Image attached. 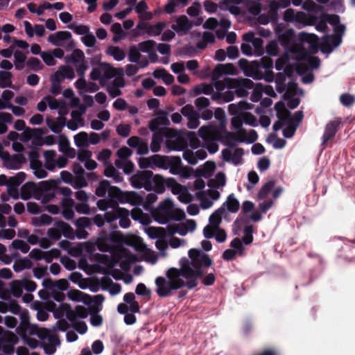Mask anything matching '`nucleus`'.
I'll return each mask as SVG.
<instances>
[{
  "label": "nucleus",
  "instance_id": "30",
  "mask_svg": "<svg viewBox=\"0 0 355 355\" xmlns=\"http://www.w3.org/2000/svg\"><path fill=\"white\" fill-rule=\"evenodd\" d=\"M38 326L36 324H31L28 319H26L24 317L22 318L20 329L21 331L29 334V335H36L38 330Z\"/></svg>",
  "mask_w": 355,
  "mask_h": 355
},
{
  "label": "nucleus",
  "instance_id": "27",
  "mask_svg": "<svg viewBox=\"0 0 355 355\" xmlns=\"http://www.w3.org/2000/svg\"><path fill=\"white\" fill-rule=\"evenodd\" d=\"M275 185V180H270L264 184L260 189L257 197L259 200H263L267 198L269 193L272 191Z\"/></svg>",
  "mask_w": 355,
  "mask_h": 355
},
{
  "label": "nucleus",
  "instance_id": "58",
  "mask_svg": "<svg viewBox=\"0 0 355 355\" xmlns=\"http://www.w3.org/2000/svg\"><path fill=\"white\" fill-rule=\"evenodd\" d=\"M340 101L343 105L349 107L355 103V97L349 93H345L340 95Z\"/></svg>",
  "mask_w": 355,
  "mask_h": 355
},
{
  "label": "nucleus",
  "instance_id": "6",
  "mask_svg": "<svg viewBox=\"0 0 355 355\" xmlns=\"http://www.w3.org/2000/svg\"><path fill=\"white\" fill-rule=\"evenodd\" d=\"M189 257L191 259V267L193 268H208L213 264V260L207 254L196 248L189 251Z\"/></svg>",
  "mask_w": 355,
  "mask_h": 355
},
{
  "label": "nucleus",
  "instance_id": "32",
  "mask_svg": "<svg viewBox=\"0 0 355 355\" xmlns=\"http://www.w3.org/2000/svg\"><path fill=\"white\" fill-rule=\"evenodd\" d=\"M119 211H121L119 218V225L122 228H128L130 227L131 222L129 218V211L125 208L119 207Z\"/></svg>",
  "mask_w": 355,
  "mask_h": 355
},
{
  "label": "nucleus",
  "instance_id": "23",
  "mask_svg": "<svg viewBox=\"0 0 355 355\" xmlns=\"http://www.w3.org/2000/svg\"><path fill=\"white\" fill-rule=\"evenodd\" d=\"M152 164L163 169L168 168V157L161 155H154L150 157Z\"/></svg>",
  "mask_w": 355,
  "mask_h": 355
},
{
  "label": "nucleus",
  "instance_id": "24",
  "mask_svg": "<svg viewBox=\"0 0 355 355\" xmlns=\"http://www.w3.org/2000/svg\"><path fill=\"white\" fill-rule=\"evenodd\" d=\"M33 266L32 261L27 257L17 259L13 264V270L19 272L24 269H30Z\"/></svg>",
  "mask_w": 355,
  "mask_h": 355
},
{
  "label": "nucleus",
  "instance_id": "37",
  "mask_svg": "<svg viewBox=\"0 0 355 355\" xmlns=\"http://www.w3.org/2000/svg\"><path fill=\"white\" fill-rule=\"evenodd\" d=\"M15 67L17 70H22L24 67V62L26 59V55L19 50L14 52Z\"/></svg>",
  "mask_w": 355,
  "mask_h": 355
},
{
  "label": "nucleus",
  "instance_id": "35",
  "mask_svg": "<svg viewBox=\"0 0 355 355\" xmlns=\"http://www.w3.org/2000/svg\"><path fill=\"white\" fill-rule=\"evenodd\" d=\"M55 187L54 180L42 181L37 184V193L43 194V193L51 192Z\"/></svg>",
  "mask_w": 355,
  "mask_h": 355
},
{
  "label": "nucleus",
  "instance_id": "64",
  "mask_svg": "<svg viewBox=\"0 0 355 355\" xmlns=\"http://www.w3.org/2000/svg\"><path fill=\"white\" fill-rule=\"evenodd\" d=\"M116 130L119 135L123 137H127L130 133L131 126L129 124H119L116 127Z\"/></svg>",
  "mask_w": 355,
  "mask_h": 355
},
{
  "label": "nucleus",
  "instance_id": "22",
  "mask_svg": "<svg viewBox=\"0 0 355 355\" xmlns=\"http://www.w3.org/2000/svg\"><path fill=\"white\" fill-rule=\"evenodd\" d=\"M65 313L66 318L71 322L74 319L73 310L69 304L61 303L58 311L54 314L55 318H58Z\"/></svg>",
  "mask_w": 355,
  "mask_h": 355
},
{
  "label": "nucleus",
  "instance_id": "2",
  "mask_svg": "<svg viewBox=\"0 0 355 355\" xmlns=\"http://www.w3.org/2000/svg\"><path fill=\"white\" fill-rule=\"evenodd\" d=\"M273 61L268 56H263L261 58L260 61L254 60L249 62L245 58H241L239 60V66L244 71L245 73L255 80H261L263 78V74L260 70L261 68L265 69H270L272 67Z\"/></svg>",
  "mask_w": 355,
  "mask_h": 355
},
{
  "label": "nucleus",
  "instance_id": "26",
  "mask_svg": "<svg viewBox=\"0 0 355 355\" xmlns=\"http://www.w3.org/2000/svg\"><path fill=\"white\" fill-rule=\"evenodd\" d=\"M226 183V177L224 173L219 172L218 173L215 178L210 179L208 181L207 185L211 188L218 189L220 187H223Z\"/></svg>",
  "mask_w": 355,
  "mask_h": 355
},
{
  "label": "nucleus",
  "instance_id": "62",
  "mask_svg": "<svg viewBox=\"0 0 355 355\" xmlns=\"http://www.w3.org/2000/svg\"><path fill=\"white\" fill-rule=\"evenodd\" d=\"M41 57L44 63L48 66H53L56 61L51 51H44L41 53Z\"/></svg>",
  "mask_w": 355,
  "mask_h": 355
},
{
  "label": "nucleus",
  "instance_id": "20",
  "mask_svg": "<svg viewBox=\"0 0 355 355\" xmlns=\"http://www.w3.org/2000/svg\"><path fill=\"white\" fill-rule=\"evenodd\" d=\"M216 169V164L213 162H206L202 168H198L196 170V175L204 177L205 178H210Z\"/></svg>",
  "mask_w": 355,
  "mask_h": 355
},
{
  "label": "nucleus",
  "instance_id": "42",
  "mask_svg": "<svg viewBox=\"0 0 355 355\" xmlns=\"http://www.w3.org/2000/svg\"><path fill=\"white\" fill-rule=\"evenodd\" d=\"M74 142L78 147L88 146V134L86 132H80L74 136Z\"/></svg>",
  "mask_w": 355,
  "mask_h": 355
},
{
  "label": "nucleus",
  "instance_id": "41",
  "mask_svg": "<svg viewBox=\"0 0 355 355\" xmlns=\"http://www.w3.org/2000/svg\"><path fill=\"white\" fill-rule=\"evenodd\" d=\"M102 69L103 77L108 80L116 75V69L113 68L110 64L102 62L100 64Z\"/></svg>",
  "mask_w": 355,
  "mask_h": 355
},
{
  "label": "nucleus",
  "instance_id": "44",
  "mask_svg": "<svg viewBox=\"0 0 355 355\" xmlns=\"http://www.w3.org/2000/svg\"><path fill=\"white\" fill-rule=\"evenodd\" d=\"M275 109L277 111V116L278 119H283V117H289L290 113L286 110L285 105L282 101H279L276 103L275 105Z\"/></svg>",
  "mask_w": 355,
  "mask_h": 355
},
{
  "label": "nucleus",
  "instance_id": "54",
  "mask_svg": "<svg viewBox=\"0 0 355 355\" xmlns=\"http://www.w3.org/2000/svg\"><path fill=\"white\" fill-rule=\"evenodd\" d=\"M12 246L14 249L19 250L23 253H27L30 250V246L23 240L16 239L12 242Z\"/></svg>",
  "mask_w": 355,
  "mask_h": 355
},
{
  "label": "nucleus",
  "instance_id": "59",
  "mask_svg": "<svg viewBox=\"0 0 355 355\" xmlns=\"http://www.w3.org/2000/svg\"><path fill=\"white\" fill-rule=\"evenodd\" d=\"M23 288L24 286L22 282L19 281H14L11 284L10 289L12 294L16 297H19L21 295Z\"/></svg>",
  "mask_w": 355,
  "mask_h": 355
},
{
  "label": "nucleus",
  "instance_id": "51",
  "mask_svg": "<svg viewBox=\"0 0 355 355\" xmlns=\"http://www.w3.org/2000/svg\"><path fill=\"white\" fill-rule=\"evenodd\" d=\"M244 236L242 238L243 242L245 245L251 244L253 241V226L252 225H246L243 230Z\"/></svg>",
  "mask_w": 355,
  "mask_h": 355
},
{
  "label": "nucleus",
  "instance_id": "57",
  "mask_svg": "<svg viewBox=\"0 0 355 355\" xmlns=\"http://www.w3.org/2000/svg\"><path fill=\"white\" fill-rule=\"evenodd\" d=\"M244 154V150L241 148H237L234 150L232 153V159H231V162H232L235 166L239 165L242 164L243 155Z\"/></svg>",
  "mask_w": 355,
  "mask_h": 355
},
{
  "label": "nucleus",
  "instance_id": "34",
  "mask_svg": "<svg viewBox=\"0 0 355 355\" xmlns=\"http://www.w3.org/2000/svg\"><path fill=\"white\" fill-rule=\"evenodd\" d=\"M53 221V218L48 214H43L40 217L33 218L32 219V224L36 227L42 225H49Z\"/></svg>",
  "mask_w": 355,
  "mask_h": 355
},
{
  "label": "nucleus",
  "instance_id": "31",
  "mask_svg": "<svg viewBox=\"0 0 355 355\" xmlns=\"http://www.w3.org/2000/svg\"><path fill=\"white\" fill-rule=\"evenodd\" d=\"M12 74L9 71H0V87H13L11 78Z\"/></svg>",
  "mask_w": 355,
  "mask_h": 355
},
{
  "label": "nucleus",
  "instance_id": "19",
  "mask_svg": "<svg viewBox=\"0 0 355 355\" xmlns=\"http://www.w3.org/2000/svg\"><path fill=\"white\" fill-rule=\"evenodd\" d=\"M26 162L25 156L21 153L14 154L10 156L6 167L9 169H19L22 164Z\"/></svg>",
  "mask_w": 355,
  "mask_h": 355
},
{
  "label": "nucleus",
  "instance_id": "46",
  "mask_svg": "<svg viewBox=\"0 0 355 355\" xmlns=\"http://www.w3.org/2000/svg\"><path fill=\"white\" fill-rule=\"evenodd\" d=\"M26 177V175L24 172H19L15 176L9 178L8 185L17 187L25 180Z\"/></svg>",
  "mask_w": 355,
  "mask_h": 355
},
{
  "label": "nucleus",
  "instance_id": "21",
  "mask_svg": "<svg viewBox=\"0 0 355 355\" xmlns=\"http://www.w3.org/2000/svg\"><path fill=\"white\" fill-rule=\"evenodd\" d=\"M226 211L223 206L216 209L209 218V222L210 225L213 226L214 228L219 227V225L222 221V216L225 214Z\"/></svg>",
  "mask_w": 355,
  "mask_h": 355
},
{
  "label": "nucleus",
  "instance_id": "48",
  "mask_svg": "<svg viewBox=\"0 0 355 355\" xmlns=\"http://www.w3.org/2000/svg\"><path fill=\"white\" fill-rule=\"evenodd\" d=\"M89 312L87 308L82 305H77L73 310L74 319L71 322H75L77 318L85 319L88 316Z\"/></svg>",
  "mask_w": 355,
  "mask_h": 355
},
{
  "label": "nucleus",
  "instance_id": "12",
  "mask_svg": "<svg viewBox=\"0 0 355 355\" xmlns=\"http://www.w3.org/2000/svg\"><path fill=\"white\" fill-rule=\"evenodd\" d=\"M193 27V24L189 20L186 15H181L176 19V24H172L171 28L177 33L189 31Z\"/></svg>",
  "mask_w": 355,
  "mask_h": 355
},
{
  "label": "nucleus",
  "instance_id": "36",
  "mask_svg": "<svg viewBox=\"0 0 355 355\" xmlns=\"http://www.w3.org/2000/svg\"><path fill=\"white\" fill-rule=\"evenodd\" d=\"M107 54L112 55L115 60L121 61L125 57L124 51L118 46H110L107 50Z\"/></svg>",
  "mask_w": 355,
  "mask_h": 355
},
{
  "label": "nucleus",
  "instance_id": "11",
  "mask_svg": "<svg viewBox=\"0 0 355 355\" xmlns=\"http://www.w3.org/2000/svg\"><path fill=\"white\" fill-rule=\"evenodd\" d=\"M236 72V69L232 63L218 64L213 70L212 80L218 79L223 74L234 75Z\"/></svg>",
  "mask_w": 355,
  "mask_h": 355
},
{
  "label": "nucleus",
  "instance_id": "18",
  "mask_svg": "<svg viewBox=\"0 0 355 355\" xmlns=\"http://www.w3.org/2000/svg\"><path fill=\"white\" fill-rule=\"evenodd\" d=\"M72 171L77 179V184L80 187H84L87 185L85 178V170L79 163H74L72 166Z\"/></svg>",
  "mask_w": 355,
  "mask_h": 355
},
{
  "label": "nucleus",
  "instance_id": "29",
  "mask_svg": "<svg viewBox=\"0 0 355 355\" xmlns=\"http://www.w3.org/2000/svg\"><path fill=\"white\" fill-rule=\"evenodd\" d=\"M182 165V161L180 157L173 156L168 157V168L170 169V173L174 175H176L179 173L180 167Z\"/></svg>",
  "mask_w": 355,
  "mask_h": 355
},
{
  "label": "nucleus",
  "instance_id": "10",
  "mask_svg": "<svg viewBox=\"0 0 355 355\" xmlns=\"http://www.w3.org/2000/svg\"><path fill=\"white\" fill-rule=\"evenodd\" d=\"M342 123L341 118H336L333 121H330L325 126L324 132L322 135V146L323 148H325L327 142L333 139L338 131L340 124Z\"/></svg>",
  "mask_w": 355,
  "mask_h": 355
},
{
  "label": "nucleus",
  "instance_id": "40",
  "mask_svg": "<svg viewBox=\"0 0 355 355\" xmlns=\"http://www.w3.org/2000/svg\"><path fill=\"white\" fill-rule=\"evenodd\" d=\"M111 187L110 181L107 180H101L97 188L96 189L95 193L98 197H104Z\"/></svg>",
  "mask_w": 355,
  "mask_h": 355
},
{
  "label": "nucleus",
  "instance_id": "16",
  "mask_svg": "<svg viewBox=\"0 0 355 355\" xmlns=\"http://www.w3.org/2000/svg\"><path fill=\"white\" fill-rule=\"evenodd\" d=\"M33 193H37V184L33 182H28L21 187L20 197L22 200H28Z\"/></svg>",
  "mask_w": 355,
  "mask_h": 355
},
{
  "label": "nucleus",
  "instance_id": "50",
  "mask_svg": "<svg viewBox=\"0 0 355 355\" xmlns=\"http://www.w3.org/2000/svg\"><path fill=\"white\" fill-rule=\"evenodd\" d=\"M243 121L242 119L241 115L235 116L232 119L231 124L232 126L236 129L239 130V132L238 134L243 133V135H246V130L245 129L242 128Z\"/></svg>",
  "mask_w": 355,
  "mask_h": 355
},
{
  "label": "nucleus",
  "instance_id": "15",
  "mask_svg": "<svg viewBox=\"0 0 355 355\" xmlns=\"http://www.w3.org/2000/svg\"><path fill=\"white\" fill-rule=\"evenodd\" d=\"M71 38V33L66 31H58L55 34H51L48 37V41L52 44L59 46H61L60 42Z\"/></svg>",
  "mask_w": 355,
  "mask_h": 355
},
{
  "label": "nucleus",
  "instance_id": "55",
  "mask_svg": "<svg viewBox=\"0 0 355 355\" xmlns=\"http://www.w3.org/2000/svg\"><path fill=\"white\" fill-rule=\"evenodd\" d=\"M74 225L77 228H90L92 225V220L87 217H80L76 220Z\"/></svg>",
  "mask_w": 355,
  "mask_h": 355
},
{
  "label": "nucleus",
  "instance_id": "8",
  "mask_svg": "<svg viewBox=\"0 0 355 355\" xmlns=\"http://www.w3.org/2000/svg\"><path fill=\"white\" fill-rule=\"evenodd\" d=\"M225 139L227 141V146L229 147L235 146V144H232L234 141H239V142H248L249 144H252L255 142L258 139V135L254 130H250L246 135L236 134L234 132L225 131Z\"/></svg>",
  "mask_w": 355,
  "mask_h": 355
},
{
  "label": "nucleus",
  "instance_id": "33",
  "mask_svg": "<svg viewBox=\"0 0 355 355\" xmlns=\"http://www.w3.org/2000/svg\"><path fill=\"white\" fill-rule=\"evenodd\" d=\"M193 92L196 96L204 94L206 95H211L214 92V88L211 85L202 83L196 85L193 89Z\"/></svg>",
  "mask_w": 355,
  "mask_h": 355
},
{
  "label": "nucleus",
  "instance_id": "14",
  "mask_svg": "<svg viewBox=\"0 0 355 355\" xmlns=\"http://www.w3.org/2000/svg\"><path fill=\"white\" fill-rule=\"evenodd\" d=\"M164 137H167L164 128H161L159 131L153 133L150 144V150L152 152L157 153L160 150L161 144Z\"/></svg>",
  "mask_w": 355,
  "mask_h": 355
},
{
  "label": "nucleus",
  "instance_id": "4",
  "mask_svg": "<svg viewBox=\"0 0 355 355\" xmlns=\"http://www.w3.org/2000/svg\"><path fill=\"white\" fill-rule=\"evenodd\" d=\"M131 185L136 189L144 188L148 191H152V180L153 173L151 171L144 170L137 171L130 179Z\"/></svg>",
  "mask_w": 355,
  "mask_h": 355
},
{
  "label": "nucleus",
  "instance_id": "13",
  "mask_svg": "<svg viewBox=\"0 0 355 355\" xmlns=\"http://www.w3.org/2000/svg\"><path fill=\"white\" fill-rule=\"evenodd\" d=\"M54 225L60 230L61 235L62 234L64 237L71 240L75 239V232L67 223L58 220L55 222Z\"/></svg>",
  "mask_w": 355,
  "mask_h": 355
},
{
  "label": "nucleus",
  "instance_id": "39",
  "mask_svg": "<svg viewBox=\"0 0 355 355\" xmlns=\"http://www.w3.org/2000/svg\"><path fill=\"white\" fill-rule=\"evenodd\" d=\"M69 297L73 301L83 300L85 304H89L92 301V298L89 295L85 294L78 290H76L73 293L69 294Z\"/></svg>",
  "mask_w": 355,
  "mask_h": 355
},
{
  "label": "nucleus",
  "instance_id": "5",
  "mask_svg": "<svg viewBox=\"0 0 355 355\" xmlns=\"http://www.w3.org/2000/svg\"><path fill=\"white\" fill-rule=\"evenodd\" d=\"M184 275H187V288L189 290L195 288L198 286V279L203 278L205 272L202 268H193L191 267L189 260L187 258H182Z\"/></svg>",
  "mask_w": 355,
  "mask_h": 355
},
{
  "label": "nucleus",
  "instance_id": "43",
  "mask_svg": "<svg viewBox=\"0 0 355 355\" xmlns=\"http://www.w3.org/2000/svg\"><path fill=\"white\" fill-rule=\"evenodd\" d=\"M85 59V55L82 50L76 49L73 50L71 55L70 56L66 57V62H71L73 63H76L78 62H82Z\"/></svg>",
  "mask_w": 355,
  "mask_h": 355
},
{
  "label": "nucleus",
  "instance_id": "3",
  "mask_svg": "<svg viewBox=\"0 0 355 355\" xmlns=\"http://www.w3.org/2000/svg\"><path fill=\"white\" fill-rule=\"evenodd\" d=\"M172 189V192L175 194H178L180 192L181 185L179 184L175 178H169L165 179L161 175H154L153 180H152V191H154L157 193H163L165 191V187Z\"/></svg>",
  "mask_w": 355,
  "mask_h": 355
},
{
  "label": "nucleus",
  "instance_id": "52",
  "mask_svg": "<svg viewBox=\"0 0 355 355\" xmlns=\"http://www.w3.org/2000/svg\"><path fill=\"white\" fill-rule=\"evenodd\" d=\"M58 71L64 79L67 78L71 80L75 77L73 69L69 66L62 65L59 67Z\"/></svg>",
  "mask_w": 355,
  "mask_h": 355
},
{
  "label": "nucleus",
  "instance_id": "1",
  "mask_svg": "<svg viewBox=\"0 0 355 355\" xmlns=\"http://www.w3.org/2000/svg\"><path fill=\"white\" fill-rule=\"evenodd\" d=\"M180 268H170L166 272V278L159 276L155 279L156 293L160 297H166L171 295L172 291L187 287V275L182 259L180 261Z\"/></svg>",
  "mask_w": 355,
  "mask_h": 355
},
{
  "label": "nucleus",
  "instance_id": "53",
  "mask_svg": "<svg viewBox=\"0 0 355 355\" xmlns=\"http://www.w3.org/2000/svg\"><path fill=\"white\" fill-rule=\"evenodd\" d=\"M26 65L35 71H40L44 67L41 61L37 58L35 57L30 58L26 62Z\"/></svg>",
  "mask_w": 355,
  "mask_h": 355
},
{
  "label": "nucleus",
  "instance_id": "45",
  "mask_svg": "<svg viewBox=\"0 0 355 355\" xmlns=\"http://www.w3.org/2000/svg\"><path fill=\"white\" fill-rule=\"evenodd\" d=\"M139 47L135 45H132L129 48L128 60L131 62H138L141 59V55L140 53Z\"/></svg>",
  "mask_w": 355,
  "mask_h": 355
},
{
  "label": "nucleus",
  "instance_id": "9",
  "mask_svg": "<svg viewBox=\"0 0 355 355\" xmlns=\"http://www.w3.org/2000/svg\"><path fill=\"white\" fill-rule=\"evenodd\" d=\"M117 241L116 234L114 232L107 233L103 230L96 239V245L98 250L103 252H111L112 250V243Z\"/></svg>",
  "mask_w": 355,
  "mask_h": 355
},
{
  "label": "nucleus",
  "instance_id": "63",
  "mask_svg": "<svg viewBox=\"0 0 355 355\" xmlns=\"http://www.w3.org/2000/svg\"><path fill=\"white\" fill-rule=\"evenodd\" d=\"M319 49V44L310 45L308 49L302 48L300 50V56L311 55V54L316 53Z\"/></svg>",
  "mask_w": 355,
  "mask_h": 355
},
{
  "label": "nucleus",
  "instance_id": "49",
  "mask_svg": "<svg viewBox=\"0 0 355 355\" xmlns=\"http://www.w3.org/2000/svg\"><path fill=\"white\" fill-rule=\"evenodd\" d=\"M155 45L156 42L154 40H148L146 41L139 42L138 44V47L140 51L148 53L149 52L153 50Z\"/></svg>",
  "mask_w": 355,
  "mask_h": 355
},
{
  "label": "nucleus",
  "instance_id": "38",
  "mask_svg": "<svg viewBox=\"0 0 355 355\" xmlns=\"http://www.w3.org/2000/svg\"><path fill=\"white\" fill-rule=\"evenodd\" d=\"M166 24L164 21H159L155 25H150L148 28V35L149 36H157L159 35Z\"/></svg>",
  "mask_w": 355,
  "mask_h": 355
},
{
  "label": "nucleus",
  "instance_id": "28",
  "mask_svg": "<svg viewBox=\"0 0 355 355\" xmlns=\"http://www.w3.org/2000/svg\"><path fill=\"white\" fill-rule=\"evenodd\" d=\"M228 81L230 83V85H229L230 87H236L241 85L247 89H252L254 87L253 81L248 78H234V80H228Z\"/></svg>",
  "mask_w": 355,
  "mask_h": 355
},
{
  "label": "nucleus",
  "instance_id": "61",
  "mask_svg": "<svg viewBox=\"0 0 355 355\" xmlns=\"http://www.w3.org/2000/svg\"><path fill=\"white\" fill-rule=\"evenodd\" d=\"M44 259L48 263H51L53 259L60 257L61 254L60 251L57 248H53L48 252H44Z\"/></svg>",
  "mask_w": 355,
  "mask_h": 355
},
{
  "label": "nucleus",
  "instance_id": "25",
  "mask_svg": "<svg viewBox=\"0 0 355 355\" xmlns=\"http://www.w3.org/2000/svg\"><path fill=\"white\" fill-rule=\"evenodd\" d=\"M227 207L228 211L231 213H236L239 208L240 204L239 200L235 198L234 193L230 194L226 200V202L223 204V206Z\"/></svg>",
  "mask_w": 355,
  "mask_h": 355
},
{
  "label": "nucleus",
  "instance_id": "56",
  "mask_svg": "<svg viewBox=\"0 0 355 355\" xmlns=\"http://www.w3.org/2000/svg\"><path fill=\"white\" fill-rule=\"evenodd\" d=\"M300 59L306 60L311 69H318L320 64L319 58L312 55L300 56Z\"/></svg>",
  "mask_w": 355,
  "mask_h": 355
},
{
  "label": "nucleus",
  "instance_id": "60",
  "mask_svg": "<svg viewBox=\"0 0 355 355\" xmlns=\"http://www.w3.org/2000/svg\"><path fill=\"white\" fill-rule=\"evenodd\" d=\"M243 122L251 126L255 127L257 125L256 117L249 112H245L241 114Z\"/></svg>",
  "mask_w": 355,
  "mask_h": 355
},
{
  "label": "nucleus",
  "instance_id": "47",
  "mask_svg": "<svg viewBox=\"0 0 355 355\" xmlns=\"http://www.w3.org/2000/svg\"><path fill=\"white\" fill-rule=\"evenodd\" d=\"M125 191H123L121 189L115 186H111L108 195L112 198L117 199L121 203H122V200L124 196Z\"/></svg>",
  "mask_w": 355,
  "mask_h": 355
},
{
  "label": "nucleus",
  "instance_id": "7",
  "mask_svg": "<svg viewBox=\"0 0 355 355\" xmlns=\"http://www.w3.org/2000/svg\"><path fill=\"white\" fill-rule=\"evenodd\" d=\"M173 207V202L169 199L162 201L157 209L152 211L154 219L160 224H166L168 222Z\"/></svg>",
  "mask_w": 355,
  "mask_h": 355
},
{
  "label": "nucleus",
  "instance_id": "17",
  "mask_svg": "<svg viewBox=\"0 0 355 355\" xmlns=\"http://www.w3.org/2000/svg\"><path fill=\"white\" fill-rule=\"evenodd\" d=\"M130 203L132 205H142L144 198L135 191H125L122 203Z\"/></svg>",
  "mask_w": 355,
  "mask_h": 355
}]
</instances>
